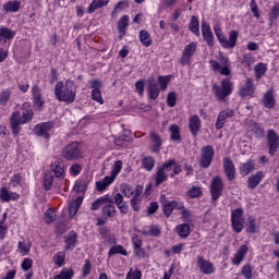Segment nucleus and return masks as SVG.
I'll list each match as a JSON object with an SVG mask.
<instances>
[{
    "instance_id": "1",
    "label": "nucleus",
    "mask_w": 279,
    "mask_h": 279,
    "mask_svg": "<svg viewBox=\"0 0 279 279\" xmlns=\"http://www.w3.org/2000/svg\"><path fill=\"white\" fill-rule=\"evenodd\" d=\"M182 173V165L178 163L175 159L166 160L162 166L156 168L153 180L155 182V187L162 186L165 182H169V178L173 179Z\"/></svg>"
},
{
    "instance_id": "2",
    "label": "nucleus",
    "mask_w": 279,
    "mask_h": 279,
    "mask_svg": "<svg viewBox=\"0 0 279 279\" xmlns=\"http://www.w3.org/2000/svg\"><path fill=\"white\" fill-rule=\"evenodd\" d=\"M22 112L16 110L11 113L9 119L13 136H19L21 125H27L34 121V109L32 102H24L21 108Z\"/></svg>"
},
{
    "instance_id": "3",
    "label": "nucleus",
    "mask_w": 279,
    "mask_h": 279,
    "mask_svg": "<svg viewBox=\"0 0 279 279\" xmlns=\"http://www.w3.org/2000/svg\"><path fill=\"white\" fill-rule=\"evenodd\" d=\"M54 95L58 101H64L65 104H73L77 92L75 90V82L69 78L65 82H57L54 86Z\"/></svg>"
},
{
    "instance_id": "4",
    "label": "nucleus",
    "mask_w": 279,
    "mask_h": 279,
    "mask_svg": "<svg viewBox=\"0 0 279 279\" xmlns=\"http://www.w3.org/2000/svg\"><path fill=\"white\" fill-rule=\"evenodd\" d=\"M214 33L222 49H234L236 47V43H239V31L231 29L229 32V39L223 35L220 25L214 26Z\"/></svg>"
},
{
    "instance_id": "5",
    "label": "nucleus",
    "mask_w": 279,
    "mask_h": 279,
    "mask_svg": "<svg viewBox=\"0 0 279 279\" xmlns=\"http://www.w3.org/2000/svg\"><path fill=\"white\" fill-rule=\"evenodd\" d=\"M209 65L215 71V73H219L220 75H225L226 77H229V75H232V63L230 62V58L223 52H218V61L215 59L209 60Z\"/></svg>"
},
{
    "instance_id": "6",
    "label": "nucleus",
    "mask_w": 279,
    "mask_h": 279,
    "mask_svg": "<svg viewBox=\"0 0 279 279\" xmlns=\"http://www.w3.org/2000/svg\"><path fill=\"white\" fill-rule=\"evenodd\" d=\"M213 90L218 101H226L234 93V83L230 78H222L220 86L217 84L213 85Z\"/></svg>"
},
{
    "instance_id": "7",
    "label": "nucleus",
    "mask_w": 279,
    "mask_h": 279,
    "mask_svg": "<svg viewBox=\"0 0 279 279\" xmlns=\"http://www.w3.org/2000/svg\"><path fill=\"white\" fill-rule=\"evenodd\" d=\"M61 157L68 162L82 160V158H84V154L82 153V145L80 142H71L65 145L61 150Z\"/></svg>"
},
{
    "instance_id": "8",
    "label": "nucleus",
    "mask_w": 279,
    "mask_h": 279,
    "mask_svg": "<svg viewBox=\"0 0 279 279\" xmlns=\"http://www.w3.org/2000/svg\"><path fill=\"white\" fill-rule=\"evenodd\" d=\"M245 210L243 208H235L231 211V228L235 234H241L245 226Z\"/></svg>"
},
{
    "instance_id": "9",
    "label": "nucleus",
    "mask_w": 279,
    "mask_h": 279,
    "mask_svg": "<svg viewBox=\"0 0 279 279\" xmlns=\"http://www.w3.org/2000/svg\"><path fill=\"white\" fill-rule=\"evenodd\" d=\"M159 202L162 206L163 215L166 217L173 215V210H180L184 208V203L179 204L177 201H169L165 194L160 195Z\"/></svg>"
},
{
    "instance_id": "10",
    "label": "nucleus",
    "mask_w": 279,
    "mask_h": 279,
    "mask_svg": "<svg viewBox=\"0 0 279 279\" xmlns=\"http://www.w3.org/2000/svg\"><path fill=\"white\" fill-rule=\"evenodd\" d=\"M215 158V148L210 145L203 146L201 148L199 167L202 169H208L213 165Z\"/></svg>"
},
{
    "instance_id": "11",
    "label": "nucleus",
    "mask_w": 279,
    "mask_h": 279,
    "mask_svg": "<svg viewBox=\"0 0 279 279\" xmlns=\"http://www.w3.org/2000/svg\"><path fill=\"white\" fill-rule=\"evenodd\" d=\"M53 128H56V122L53 121L40 122L35 125L33 132L35 136H39L40 138L49 141V138H51V134H49V132H51Z\"/></svg>"
},
{
    "instance_id": "12",
    "label": "nucleus",
    "mask_w": 279,
    "mask_h": 279,
    "mask_svg": "<svg viewBox=\"0 0 279 279\" xmlns=\"http://www.w3.org/2000/svg\"><path fill=\"white\" fill-rule=\"evenodd\" d=\"M209 193L211 195V202H219V197L223 195V180L221 177L216 175L213 178Z\"/></svg>"
},
{
    "instance_id": "13",
    "label": "nucleus",
    "mask_w": 279,
    "mask_h": 279,
    "mask_svg": "<svg viewBox=\"0 0 279 279\" xmlns=\"http://www.w3.org/2000/svg\"><path fill=\"white\" fill-rule=\"evenodd\" d=\"M32 93V104L36 110H43L45 108V97L43 96V89L40 85L34 84L31 89Z\"/></svg>"
},
{
    "instance_id": "14",
    "label": "nucleus",
    "mask_w": 279,
    "mask_h": 279,
    "mask_svg": "<svg viewBox=\"0 0 279 279\" xmlns=\"http://www.w3.org/2000/svg\"><path fill=\"white\" fill-rule=\"evenodd\" d=\"M195 51H197V43L195 41H192L184 47L182 56L179 61L181 66L191 65V60L193 56H195Z\"/></svg>"
},
{
    "instance_id": "15",
    "label": "nucleus",
    "mask_w": 279,
    "mask_h": 279,
    "mask_svg": "<svg viewBox=\"0 0 279 279\" xmlns=\"http://www.w3.org/2000/svg\"><path fill=\"white\" fill-rule=\"evenodd\" d=\"M104 86V83H101L100 78H95L89 81V88H93L92 90V99L93 101H97L100 106H104V96H101V88Z\"/></svg>"
},
{
    "instance_id": "16",
    "label": "nucleus",
    "mask_w": 279,
    "mask_h": 279,
    "mask_svg": "<svg viewBox=\"0 0 279 279\" xmlns=\"http://www.w3.org/2000/svg\"><path fill=\"white\" fill-rule=\"evenodd\" d=\"M222 165L227 180L229 182L236 180V166H234V161H232V158L225 157L222 160Z\"/></svg>"
},
{
    "instance_id": "17",
    "label": "nucleus",
    "mask_w": 279,
    "mask_h": 279,
    "mask_svg": "<svg viewBox=\"0 0 279 279\" xmlns=\"http://www.w3.org/2000/svg\"><path fill=\"white\" fill-rule=\"evenodd\" d=\"M197 266L202 274L205 276H210L215 274V264L213 262L206 259L203 255H198L197 258Z\"/></svg>"
},
{
    "instance_id": "18",
    "label": "nucleus",
    "mask_w": 279,
    "mask_h": 279,
    "mask_svg": "<svg viewBox=\"0 0 279 279\" xmlns=\"http://www.w3.org/2000/svg\"><path fill=\"white\" fill-rule=\"evenodd\" d=\"M267 142H268V154L270 156H276V151L279 148V135L274 131V129L268 130L267 132Z\"/></svg>"
},
{
    "instance_id": "19",
    "label": "nucleus",
    "mask_w": 279,
    "mask_h": 279,
    "mask_svg": "<svg viewBox=\"0 0 279 279\" xmlns=\"http://www.w3.org/2000/svg\"><path fill=\"white\" fill-rule=\"evenodd\" d=\"M130 204L134 213H141V206L143 204V185L135 186V193L131 198Z\"/></svg>"
},
{
    "instance_id": "20",
    "label": "nucleus",
    "mask_w": 279,
    "mask_h": 279,
    "mask_svg": "<svg viewBox=\"0 0 279 279\" xmlns=\"http://www.w3.org/2000/svg\"><path fill=\"white\" fill-rule=\"evenodd\" d=\"M255 93L256 85H254V80L252 77H246L245 84L239 89L240 97H254Z\"/></svg>"
},
{
    "instance_id": "21",
    "label": "nucleus",
    "mask_w": 279,
    "mask_h": 279,
    "mask_svg": "<svg viewBox=\"0 0 279 279\" xmlns=\"http://www.w3.org/2000/svg\"><path fill=\"white\" fill-rule=\"evenodd\" d=\"M232 117H234L233 109H225L220 111L215 123L216 130H223L226 121H228V119H232Z\"/></svg>"
},
{
    "instance_id": "22",
    "label": "nucleus",
    "mask_w": 279,
    "mask_h": 279,
    "mask_svg": "<svg viewBox=\"0 0 279 279\" xmlns=\"http://www.w3.org/2000/svg\"><path fill=\"white\" fill-rule=\"evenodd\" d=\"M19 199H21V194L16 192H11L5 186H2L0 189V202H2V204H10V202H19Z\"/></svg>"
},
{
    "instance_id": "23",
    "label": "nucleus",
    "mask_w": 279,
    "mask_h": 279,
    "mask_svg": "<svg viewBox=\"0 0 279 279\" xmlns=\"http://www.w3.org/2000/svg\"><path fill=\"white\" fill-rule=\"evenodd\" d=\"M201 29L203 34V39L205 40L207 47H215V35L213 34L210 24H207L203 21L201 24Z\"/></svg>"
},
{
    "instance_id": "24",
    "label": "nucleus",
    "mask_w": 279,
    "mask_h": 279,
    "mask_svg": "<svg viewBox=\"0 0 279 279\" xmlns=\"http://www.w3.org/2000/svg\"><path fill=\"white\" fill-rule=\"evenodd\" d=\"M64 161L60 158H56L50 165V173H53L56 178H64L65 173Z\"/></svg>"
},
{
    "instance_id": "25",
    "label": "nucleus",
    "mask_w": 279,
    "mask_h": 279,
    "mask_svg": "<svg viewBox=\"0 0 279 279\" xmlns=\"http://www.w3.org/2000/svg\"><path fill=\"white\" fill-rule=\"evenodd\" d=\"M189 130L192 136H198L202 130V119L197 114H193L189 118Z\"/></svg>"
},
{
    "instance_id": "26",
    "label": "nucleus",
    "mask_w": 279,
    "mask_h": 279,
    "mask_svg": "<svg viewBox=\"0 0 279 279\" xmlns=\"http://www.w3.org/2000/svg\"><path fill=\"white\" fill-rule=\"evenodd\" d=\"M263 180H265V172L260 170L254 174H251L246 181L247 189H250V191H254V189H256L260 182H263Z\"/></svg>"
},
{
    "instance_id": "27",
    "label": "nucleus",
    "mask_w": 279,
    "mask_h": 279,
    "mask_svg": "<svg viewBox=\"0 0 279 279\" xmlns=\"http://www.w3.org/2000/svg\"><path fill=\"white\" fill-rule=\"evenodd\" d=\"M274 87H271L264 94L262 99L264 108H267L268 110H274V108H276V97L274 96Z\"/></svg>"
},
{
    "instance_id": "28",
    "label": "nucleus",
    "mask_w": 279,
    "mask_h": 279,
    "mask_svg": "<svg viewBox=\"0 0 279 279\" xmlns=\"http://www.w3.org/2000/svg\"><path fill=\"white\" fill-rule=\"evenodd\" d=\"M102 217L106 219H112L117 215V207L114 206V202L108 197V201L102 206Z\"/></svg>"
},
{
    "instance_id": "29",
    "label": "nucleus",
    "mask_w": 279,
    "mask_h": 279,
    "mask_svg": "<svg viewBox=\"0 0 279 279\" xmlns=\"http://www.w3.org/2000/svg\"><path fill=\"white\" fill-rule=\"evenodd\" d=\"M64 250L65 252H71V250H75L77 245V232L74 230L70 231L68 235L64 236Z\"/></svg>"
},
{
    "instance_id": "30",
    "label": "nucleus",
    "mask_w": 279,
    "mask_h": 279,
    "mask_svg": "<svg viewBox=\"0 0 279 279\" xmlns=\"http://www.w3.org/2000/svg\"><path fill=\"white\" fill-rule=\"evenodd\" d=\"M247 252H250V247H247L246 244H243L234 254L233 258L231 259L232 265H241L243 260L245 259V256H247Z\"/></svg>"
},
{
    "instance_id": "31",
    "label": "nucleus",
    "mask_w": 279,
    "mask_h": 279,
    "mask_svg": "<svg viewBox=\"0 0 279 279\" xmlns=\"http://www.w3.org/2000/svg\"><path fill=\"white\" fill-rule=\"evenodd\" d=\"M150 141L153 145L150 146L151 154H160L162 149V137H160L156 132H150Z\"/></svg>"
},
{
    "instance_id": "32",
    "label": "nucleus",
    "mask_w": 279,
    "mask_h": 279,
    "mask_svg": "<svg viewBox=\"0 0 279 279\" xmlns=\"http://www.w3.org/2000/svg\"><path fill=\"white\" fill-rule=\"evenodd\" d=\"M14 36H16V32H14L5 26H1L0 27V45H1V47L5 46L8 40L14 39Z\"/></svg>"
},
{
    "instance_id": "33",
    "label": "nucleus",
    "mask_w": 279,
    "mask_h": 279,
    "mask_svg": "<svg viewBox=\"0 0 279 279\" xmlns=\"http://www.w3.org/2000/svg\"><path fill=\"white\" fill-rule=\"evenodd\" d=\"M130 26V16L122 15L118 21V32H119V39L123 40V37L126 34V29Z\"/></svg>"
},
{
    "instance_id": "34",
    "label": "nucleus",
    "mask_w": 279,
    "mask_h": 279,
    "mask_svg": "<svg viewBox=\"0 0 279 279\" xmlns=\"http://www.w3.org/2000/svg\"><path fill=\"white\" fill-rule=\"evenodd\" d=\"M160 88L158 87V83L156 81H149L147 86L148 99L156 101L158 97H160Z\"/></svg>"
},
{
    "instance_id": "35",
    "label": "nucleus",
    "mask_w": 279,
    "mask_h": 279,
    "mask_svg": "<svg viewBox=\"0 0 279 279\" xmlns=\"http://www.w3.org/2000/svg\"><path fill=\"white\" fill-rule=\"evenodd\" d=\"M254 169H256V165L252 159H248L246 162L241 163L239 167L240 174H242L243 178H245V175H250V173H252Z\"/></svg>"
},
{
    "instance_id": "36",
    "label": "nucleus",
    "mask_w": 279,
    "mask_h": 279,
    "mask_svg": "<svg viewBox=\"0 0 279 279\" xmlns=\"http://www.w3.org/2000/svg\"><path fill=\"white\" fill-rule=\"evenodd\" d=\"M2 10H4L5 12L16 14V12L21 11V1L10 0L3 4Z\"/></svg>"
},
{
    "instance_id": "37",
    "label": "nucleus",
    "mask_w": 279,
    "mask_h": 279,
    "mask_svg": "<svg viewBox=\"0 0 279 279\" xmlns=\"http://www.w3.org/2000/svg\"><path fill=\"white\" fill-rule=\"evenodd\" d=\"M83 202H84V198L80 196L76 199H73L70 202L69 204L70 217H75V215H77Z\"/></svg>"
},
{
    "instance_id": "38",
    "label": "nucleus",
    "mask_w": 279,
    "mask_h": 279,
    "mask_svg": "<svg viewBox=\"0 0 279 279\" xmlns=\"http://www.w3.org/2000/svg\"><path fill=\"white\" fill-rule=\"evenodd\" d=\"M189 31L194 34V36L199 37V17L197 15H192L189 23Z\"/></svg>"
},
{
    "instance_id": "39",
    "label": "nucleus",
    "mask_w": 279,
    "mask_h": 279,
    "mask_svg": "<svg viewBox=\"0 0 279 279\" xmlns=\"http://www.w3.org/2000/svg\"><path fill=\"white\" fill-rule=\"evenodd\" d=\"M110 3V0H93L87 9V14H93L99 8H106Z\"/></svg>"
},
{
    "instance_id": "40",
    "label": "nucleus",
    "mask_w": 279,
    "mask_h": 279,
    "mask_svg": "<svg viewBox=\"0 0 279 279\" xmlns=\"http://www.w3.org/2000/svg\"><path fill=\"white\" fill-rule=\"evenodd\" d=\"M169 132H170V141H174L175 143H180V141H182V133L178 124H171L169 126Z\"/></svg>"
},
{
    "instance_id": "41",
    "label": "nucleus",
    "mask_w": 279,
    "mask_h": 279,
    "mask_svg": "<svg viewBox=\"0 0 279 279\" xmlns=\"http://www.w3.org/2000/svg\"><path fill=\"white\" fill-rule=\"evenodd\" d=\"M175 232L180 239H187V236L191 234V226H189V223L178 225Z\"/></svg>"
},
{
    "instance_id": "42",
    "label": "nucleus",
    "mask_w": 279,
    "mask_h": 279,
    "mask_svg": "<svg viewBox=\"0 0 279 279\" xmlns=\"http://www.w3.org/2000/svg\"><path fill=\"white\" fill-rule=\"evenodd\" d=\"M140 41L143 45V47H151V35L147 29L140 31Z\"/></svg>"
},
{
    "instance_id": "43",
    "label": "nucleus",
    "mask_w": 279,
    "mask_h": 279,
    "mask_svg": "<svg viewBox=\"0 0 279 279\" xmlns=\"http://www.w3.org/2000/svg\"><path fill=\"white\" fill-rule=\"evenodd\" d=\"M86 189H88V181H86V178H81L75 181L74 183L75 193H86Z\"/></svg>"
},
{
    "instance_id": "44",
    "label": "nucleus",
    "mask_w": 279,
    "mask_h": 279,
    "mask_svg": "<svg viewBox=\"0 0 279 279\" xmlns=\"http://www.w3.org/2000/svg\"><path fill=\"white\" fill-rule=\"evenodd\" d=\"M53 180H56V175H53V173H51L50 171L44 173L45 191H51V187L53 186Z\"/></svg>"
},
{
    "instance_id": "45",
    "label": "nucleus",
    "mask_w": 279,
    "mask_h": 279,
    "mask_svg": "<svg viewBox=\"0 0 279 279\" xmlns=\"http://www.w3.org/2000/svg\"><path fill=\"white\" fill-rule=\"evenodd\" d=\"M142 167L145 171H154L156 167V159L151 156H146L142 159Z\"/></svg>"
},
{
    "instance_id": "46",
    "label": "nucleus",
    "mask_w": 279,
    "mask_h": 279,
    "mask_svg": "<svg viewBox=\"0 0 279 279\" xmlns=\"http://www.w3.org/2000/svg\"><path fill=\"white\" fill-rule=\"evenodd\" d=\"M246 233L247 234H256V232H258V227L256 226V218L250 216L247 218V223H246Z\"/></svg>"
},
{
    "instance_id": "47",
    "label": "nucleus",
    "mask_w": 279,
    "mask_h": 279,
    "mask_svg": "<svg viewBox=\"0 0 279 279\" xmlns=\"http://www.w3.org/2000/svg\"><path fill=\"white\" fill-rule=\"evenodd\" d=\"M116 254H121V256H128V250H125L121 244H116L109 250L108 256L110 258Z\"/></svg>"
},
{
    "instance_id": "48",
    "label": "nucleus",
    "mask_w": 279,
    "mask_h": 279,
    "mask_svg": "<svg viewBox=\"0 0 279 279\" xmlns=\"http://www.w3.org/2000/svg\"><path fill=\"white\" fill-rule=\"evenodd\" d=\"M12 99V89L7 88L0 92V106L5 107L8 102Z\"/></svg>"
},
{
    "instance_id": "49",
    "label": "nucleus",
    "mask_w": 279,
    "mask_h": 279,
    "mask_svg": "<svg viewBox=\"0 0 279 279\" xmlns=\"http://www.w3.org/2000/svg\"><path fill=\"white\" fill-rule=\"evenodd\" d=\"M52 260L54 265L62 267L66 263V253L64 251L58 252L53 257Z\"/></svg>"
},
{
    "instance_id": "50",
    "label": "nucleus",
    "mask_w": 279,
    "mask_h": 279,
    "mask_svg": "<svg viewBox=\"0 0 279 279\" xmlns=\"http://www.w3.org/2000/svg\"><path fill=\"white\" fill-rule=\"evenodd\" d=\"M10 185L12 189H19V186H23V175L21 173H14L10 178Z\"/></svg>"
},
{
    "instance_id": "51",
    "label": "nucleus",
    "mask_w": 279,
    "mask_h": 279,
    "mask_svg": "<svg viewBox=\"0 0 279 279\" xmlns=\"http://www.w3.org/2000/svg\"><path fill=\"white\" fill-rule=\"evenodd\" d=\"M108 195H105L95 199L92 204V210H99V208L104 210V205L106 204V202H108Z\"/></svg>"
},
{
    "instance_id": "52",
    "label": "nucleus",
    "mask_w": 279,
    "mask_h": 279,
    "mask_svg": "<svg viewBox=\"0 0 279 279\" xmlns=\"http://www.w3.org/2000/svg\"><path fill=\"white\" fill-rule=\"evenodd\" d=\"M73 276H75V271L70 269H62L60 274L56 275L52 279H73Z\"/></svg>"
},
{
    "instance_id": "53",
    "label": "nucleus",
    "mask_w": 279,
    "mask_h": 279,
    "mask_svg": "<svg viewBox=\"0 0 279 279\" xmlns=\"http://www.w3.org/2000/svg\"><path fill=\"white\" fill-rule=\"evenodd\" d=\"M157 82L161 90H167V88H169V82H171V75H166V76L159 75L157 77Z\"/></svg>"
},
{
    "instance_id": "54",
    "label": "nucleus",
    "mask_w": 279,
    "mask_h": 279,
    "mask_svg": "<svg viewBox=\"0 0 279 279\" xmlns=\"http://www.w3.org/2000/svg\"><path fill=\"white\" fill-rule=\"evenodd\" d=\"M265 73H267V65L263 62L257 63L255 65V77H256V80H262L263 75H265Z\"/></svg>"
},
{
    "instance_id": "55",
    "label": "nucleus",
    "mask_w": 279,
    "mask_h": 279,
    "mask_svg": "<svg viewBox=\"0 0 279 279\" xmlns=\"http://www.w3.org/2000/svg\"><path fill=\"white\" fill-rule=\"evenodd\" d=\"M123 171V160H116L111 167V175L117 178Z\"/></svg>"
},
{
    "instance_id": "56",
    "label": "nucleus",
    "mask_w": 279,
    "mask_h": 279,
    "mask_svg": "<svg viewBox=\"0 0 279 279\" xmlns=\"http://www.w3.org/2000/svg\"><path fill=\"white\" fill-rule=\"evenodd\" d=\"M17 250L22 256H27L32 252V244L25 242L17 243Z\"/></svg>"
},
{
    "instance_id": "57",
    "label": "nucleus",
    "mask_w": 279,
    "mask_h": 279,
    "mask_svg": "<svg viewBox=\"0 0 279 279\" xmlns=\"http://www.w3.org/2000/svg\"><path fill=\"white\" fill-rule=\"evenodd\" d=\"M241 274L243 278L252 279L254 278V268H252L251 264H245L241 269Z\"/></svg>"
},
{
    "instance_id": "58",
    "label": "nucleus",
    "mask_w": 279,
    "mask_h": 279,
    "mask_svg": "<svg viewBox=\"0 0 279 279\" xmlns=\"http://www.w3.org/2000/svg\"><path fill=\"white\" fill-rule=\"evenodd\" d=\"M187 195L191 197V199H197L204 195V192L202 191V187L199 186H192L187 191Z\"/></svg>"
},
{
    "instance_id": "59",
    "label": "nucleus",
    "mask_w": 279,
    "mask_h": 279,
    "mask_svg": "<svg viewBox=\"0 0 279 279\" xmlns=\"http://www.w3.org/2000/svg\"><path fill=\"white\" fill-rule=\"evenodd\" d=\"M251 130L257 138H263V136H265V129L260 123L254 122Z\"/></svg>"
},
{
    "instance_id": "60",
    "label": "nucleus",
    "mask_w": 279,
    "mask_h": 279,
    "mask_svg": "<svg viewBox=\"0 0 279 279\" xmlns=\"http://www.w3.org/2000/svg\"><path fill=\"white\" fill-rule=\"evenodd\" d=\"M178 104V94L175 92H170L167 95V106L168 108H175Z\"/></svg>"
},
{
    "instance_id": "61",
    "label": "nucleus",
    "mask_w": 279,
    "mask_h": 279,
    "mask_svg": "<svg viewBox=\"0 0 279 279\" xmlns=\"http://www.w3.org/2000/svg\"><path fill=\"white\" fill-rule=\"evenodd\" d=\"M45 223H53L56 221V210H53L52 208H48L45 213Z\"/></svg>"
},
{
    "instance_id": "62",
    "label": "nucleus",
    "mask_w": 279,
    "mask_h": 279,
    "mask_svg": "<svg viewBox=\"0 0 279 279\" xmlns=\"http://www.w3.org/2000/svg\"><path fill=\"white\" fill-rule=\"evenodd\" d=\"M93 269V265L90 264V259H86L82 267V278H88L90 276V271Z\"/></svg>"
},
{
    "instance_id": "63",
    "label": "nucleus",
    "mask_w": 279,
    "mask_h": 279,
    "mask_svg": "<svg viewBox=\"0 0 279 279\" xmlns=\"http://www.w3.org/2000/svg\"><path fill=\"white\" fill-rule=\"evenodd\" d=\"M279 17V2L275 3L269 13V21L274 23V21H278Z\"/></svg>"
},
{
    "instance_id": "64",
    "label": "nucleus",
    "mask_w": 279,
    "mask_h": 279,
    "mask_svg": "<svg viewBox=\"0 0 279 279\" xmlns=\"http://www.w3.org/2000/svg\"><path fill=\"white\" fill-rule=\"evenodd\" d=\"M122 193H123L124 197L130 198V197L134 196V194L136 193V190H133L132 185L126 184L122 187Z\"/></svg>"
}]
</instances>
